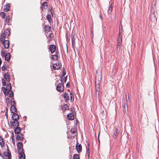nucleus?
<instances>
[{
	"instance_id": "1",
	"label": "nucleus",
	"mask_w": 159,
	"mask_h": 159,
	"mask_svg": "<svg viewBox=\"0 0 159 159\" xmlns=\"http://www.w3.org/2000/svg\"><path fill=\"white\" fill-rule=\"evenodd\" d=\"M10 33L9 29L7 28L1 34L0 36L1 43L2 44H3L4 48L6 49L8 48L9 46L10 43L9 38Z\"/></svg>"
},
{
	"instance_id": "2",
	"label": "nucleus",
	"mask_w": 159,
	"mask_h": 159,
	"mask_svg": "<svg viewBox=\"0 0 159 159\" xmlns=\"http://www.w3.org/2000/svg\"><path fill=\"white\" fill-rule=\"evenodd\" d=\"M17 148H18V152H24L23 149V144L22 143L19 142L17 143Z\"/></svg>"
},
{
	"instance_id": "3",
	"label": "nucleus",
	"mask_w": 159,
	"mask_h": 159,
	"mask_svg": "<svg viewBox=\"0 0 159 159\" xmlns=\"http://www.w3.org/2000/svg\"><path fill=\"white\" fill-rule=\"evenodd\" d=\"M64 89V84L62 83H59L57 86L56 89L59 92L63 91Z\"/></svg>"
},
{
	"instance_id": "4",
	"label": "nucleus",
	"mask_w": 159,
	"mask_h": 159,
	"mask_svg": "<svg viewBox=\"0 0 159 159\" xmlns=\"http://www.w3.org/2000/svg\"><path fill=\"white\" fill-rule=\"evenodd\" d=\"M10 124L11 127L15 128L16 127H17L19 125V122L18 120H13V121H11Z\"/></svg>"
},
{
	"instance_id": "5",
	"label": "nucleus",
	"mask_w": 159,
	"mask_h": 159,
	"mask_svg": "<svg viewBox=\"0 0 159 159\" xmlns=\"http://www.w3.org/2000/svg\"><path fill=\"white\" fill-rule=\"evenodd\" d=\"M7 151L4 152L3 154L4 156L7 157V159H11V153L9 152V150L8 147H7Z\"/></svg>"
},
{
	"instance_id": "6",
	"label": "nucleus",
	"mask_w": 159,
	"mask_h": 159,
	"mask_svg": "<svg viewBox=\"0 0 159 159\" xmlns=\"http://www.w3.org/2000/svg\"><path fill=\"white\" fill-rule=\"evenodd\" d=\"M76 149L78 153H80L82 152V147L81 144H78V143H77L76 146Z\"/></svg>"
},
{
	"instance_id": "7",
	"label": "nucleus",
	"mask_w": 159,
	"mask_h": 159,
	"mask_svg": "<svg viewBox=\"0 0 159 159\" xmlns=\"http://www.w3.org/2000/svg\"><path fill=\"white\" fill-rule=\"evenodd\" d=\"M56 46L55 45L52 44L49 46V49L51 53H54L56 51Z\"/></svg>"
},
{
	"instance_id": "8",
	"label": "nucleus",
	"mask_w": 159,
	"mask_h": 159,
	"mask_svg": "<svg viewBox=\"0 0 159 159\" xmlns=\"http://www.w3.org/2000/svg\"><path fill=\"white\" fill-rule=\"evenodd\" d=\"M67 118L69 120H73L74 119V114L72 113H69L67 115Z\"/></svg>"
},
{
	"instance_id": "9",
	"label": "nucleus",
	"mask_w": 159,
	"mask_h": 159,
	"mask_svg": "<svg viewBox=\"0 0 159 159\" xmlns=\"http://www.w3.org/2000/svg\"><path fill=\"white\" fill-rule=\"evenodd\" d=\"M56 54L52 55V59L53 60H58V54H59V53L58 51H56Z\"/></svg>"
},
{
	"instance_id": "10",
	"label": "nucleus",
	"mask_w": 159,
	"mask_h": 159,
	"mask_svg": "<svg viewBox=\"0 0 159 159\" xmlns=\"http://www.w3.org/2000/svg\"><path fill=\"white\" fill-rule=\"evenodd\" d=\"M54 37V35L52 33H50L48 35V43H49L52 40Z\"/></svg>"
},
{
	"instance_id": "11",
	"label": "nucleus",
	"mask_w": 159,
	"mask_h": 159,
	"mask_svg": "<svg viewBox=\"0 0 159 159\" xmlns=\"http://www.w3.org/2000/svg\"><path fill=\"white\" fill-rule=\"evenodd\" d=\"M19 159H25V156L24 152H18Z\"/></svg>"
},
{
	"instance_id": "12",
	"label": "nucleus",
	"mask_w": 159,
	"mask_h": 159,
	"mask_svg": "<svg viewBox=\"0 0 159 159\" xmlns=\"http://www.w3.org/2000/svg\"><path fill=\"white\" fill-rule=\"evenodd\" d=\"M8 67L9 66L8 64H7V62L4 63V65L2 67V70L5 71L7 70V68H8Z\"/></svg>"
},
{
	"instance_id": "13",
	"label": "nucleus",
	"mask_w": 159,
	"mask_h": 159,
	"mask_svg": "<svg viewBox=\"0 0 159 159\" xmlns=\"http://www.w3.org/2000/svg\"><path fill=\"white\" fill-rule=\"evenodd\" d=\"M12 118L13 120H18L19 117L18 114L14 113L12 116Z\"/></svg>"
},
{
	"instance_id": "14",
	"label": "nucleus",
	"mask_w": 159,
	"mask_h": 159,
	"mask_svg": "<svg viewBox=\"0 0 159 159\" xmlns=\"http://www.w3.org/2000/svg\"><path fill=\"white\" fill-rule=\"evenodd\" d=\"M2 88L3 89H6V90H8V91H10L11 90V85L10 83H7L6 85V88L4 87H2Z\"/></svg>"
},
{
	"instance_id": "15",
	"label": "nucleus",
	"mask_w": 159,
	"mask_h": 159,
	"mask_svg": "<svg viewBox=\"0 0 159 159\" xmlns=\"http://www.w3.org/2000/svg\"><path fill=\"white\" fill-rule=\"evenodd\" d=\"M118 133V130L117 128H116L113 133V137L114 139H116L117 137Z\"/></svg>"
},
{
	"instance_id": "16",
	"label": "nucleus",
	"mask_w": 159,
	"mask_h": 159,
	"mask_svg": "<svg viewBox=\"0 0 159 159\" xmlns=\"http://www.w3.org/2000/svg\"><path fill=\"white\" fill-rule=\"evenodd\" d=\"M5 57V59L6 61H8L10 60L11 58L10 54L8 52L4 56Z\"/></svg>"
},
{
	"instance_id": "17",
	"label": "nucleus",
	"mask_w": 159,
	"mask_h": 159,
	"mask_svg": "<svg viewBox=\"0 0 159 159\" xmlns=\"http://www.w3.org/2000/svg\"><path fill=\"white\" fill-rule=\"evenodd\" d=\"M21 128L19 127V126L17 127H16L14 130V132L15 134H18L21 131Z\"/></svg>"
},
{
	"instance_id": "18",
	"label": "nucleus",
	"mask_w": 159,
	"mask_h": 159,
	"mask_svg": "<svg viewBox=\"0 0 159 159\" xmlns=\"http://www.w3.org/2000/svg\"><path fill=\"white\" fill-rule=\"evenodd\" d=\"M45 31L46 32H50L51 31V28L49 25H45L44 27Z\"/></svg>"
},
{
	"instance_id": "19",
	"label": "nucleus",
	"mask_w": 159,
	"mask_h": 159,
	"mask_svg": "<svg viewBox=\"0 0 159 159\" xmlns=\"http://www.w3.org/2000/svg\"><path fill=\"white\" fill-rule=\"evenodd\" d=\"M4 78L7 82H9L10 80L9 75L7 73H6L4 75Z\"/></svg>"
},
{
	"instance_id": "20",
	"label": "nucleus",
	"mask_w": 159,
	"mask_h": 159,
	"mask_svg": "<svg viewBox=\"0 0 159 159\" xmlns=\"http://www.w3.org/2000/svg\"><path fill=\"white\" fill-rule=\"evenodd\" d=\"M64 98L65 99V102H67L69 100L68 94H67L66 92H65L64 94Z\"/></svg>"
},
{
	"instance_id": "21",
	"label": "nucleus",
	"mask_w": 159,
	"mask_h": 159,
	"mask_svg": "<svg viewBox=\"0 0 159 159\" xmlns=\"http://www.w3.org/2000/svg\"><path fill=\"white\" fill-rule=\"evenodd\" d=\"M10 9V5L8 3H7L6 5L4 6V10L5 11H8Z\"/></svg>"
},
{
	"instance_id": "22",
	"label": "nucleus",
	"mask_w": 159,
	"mask_h": 159,
	"mask_svg": "<svg viewBox=\"0 0 159 159\" xmlns=\"http://www.w3.org/2000/svg\"><path fill=\"white\" fill-rule=\"evenodd\" d=\"M0 145L2 148L3 147L5 146V143L3 140L1 136H0Z\"/></svg>"
},
{
	"instance_id": "23",
	"label": "nucleus",
	"mask_w": 159,
	"mask_h": 159,
	"mask_svg": "<svg viewBox=\"0 0 159 159\" xmlns=\"http://www.w3.org/2000/svg\"><path fill=\"white\" fill-rule=\"evenodd\" d=\"M67 76L65 77L64 78H63V77H61L60 79L61 81V83H62L63 84L64 83L66 82L67 79Z\"/></svg>"
},
{
	"instance_id": "24",
	"label": "nucleus",
	"mask_w": 159,
	"mask_h": 159,
	"mask_svg": "<svg viewBox=\"0 0 159 159\" xmlns=\"http://www.w3.org/2000/svg\"><path fill=\"white\" fill-rule=\"evenodd\" d=\"M11 110L12 113H14L16 112V109L14 105H12L11 107Z\"/></svg>"
},
{
	"instance_id": "25",
	"label": "nucleus",
	"mask_w": 159,
	"mask_h": 159,
	"mask_svg": "<svg viewBox=\"0 0 159 159\" xmlns=\"http://www.w3.org/2000/svg\"><path fill=\"white\" fill-rule=\"evenodd\" d=\"M16 139H18L19 140H22L23 137L22 136V135L18 134L16 138Z\"/></svg>"
},
{
	"instance_id": "26",
	"label": "nucleus",
	"mask_w": 159,
	"mask_h": 159,
	"mask_svg": "<svg viewBox=\"0 0 159 159\" xmlns=\"http://www.w3.org/2000/svg\"><path fill=\"white\" fill-rule=\"evenodd\" d=\"M41 6L43 7L44 9H47L48 8V2H44L42 3Z\"/></svg>"
},
{
	"instance_id": "27",
	"label": "nucleus",
	"mask_w": 159,
	"mask_h": 159,
	"mask_svg": "<svg viewBox=\"0 0 159 159\" xmlns=\"http://www.w3.org/2000/svg\"><path fill=\"white\" fill-rule=\"evenodd\" d=\"M122 41V34H120V35L119 34V38H118V42H117L118 43H119V44L120 43H121Z\"/></svg>"
},
{
	"instance_id": "28",
	"label": "nucleus",
	"mask_w": 159,
	"mask_h": 159,
	"mask_svg": "<svg viewBox=\"0 0 159 159\" xmlns=\"http://www.w3.org/2000/svg\"><path fill=\"white\" fill-rule=\"evenodd\" d=\"M112 5L111 4L110 5L108 9L107 10V12L108 14L111 13L112 11Z\"/></svg>"
},
{
	"instance_id": "29",
	"label": "nucleus",
	"mask_w": 159,
	"mask_h": 159,
	"mask_svg": "<svg viewBox=\"0 0 159 159\" xmlns=\"http://www.w3.org/2000/svg\"><path fill=\"white\" fill-rule=\"evenodd\" d=\"M46 18L47 19V20H48V21L50 23L51 21L52 17L51 15L48 14L47 15V16H46Z\"/></svg>"
},
{
	"instance_id": "30",
	"label": "nucleus",
	"mask_w": 159,
	"mask_h": 159,
	"mask_svg": "<svg viewBox=\"0 0 159 159\" xmlns=\"http://www.w3.org/2000/svg\"><path fill=\"white\" fill-rule=\"evenodd\" d=\"M4 92V93L5 95H9V91H8V90H6V89H2Z\"/></svg>"
},
{
	"instance_id": "31",
	"label": "nucleus",
	"mask_w": 159,
	"mask_h": 159,
	"mask_svg": "<svg viewBox=\"0 0 159 159\" xmlns=\"http://www.w3.org/2000/svg\"><path fill=\"white\" fill-rule=\"evenodd\" d=\"M95 89L96 92H99L100 91L99 84H95Z\"/></svg>"
},
{
	"instance_id": "32",
	"label": "nucleus",
	"mask_w": 159,
	"mask_h": 159,
	"mask_svg": "<svg viewBox=\"0 0 159 159\" xmlns=\"http://www.w3.org/2000/svg\"><path fill=\"white\" fill-rule=\"evenodd\" d=\"M75 34L72 35L71 36V41L72 44L75 43Z\"/></svg>"
},
{
	"instance_id": "33",
	"label": "nucleus",
	"mask_w": 159,
	"mask_h": 159,
	"mask_svg": "<svg viewBox=\"0 0 159 159\" xmlns=\"http://www.w3.org/2000/svg\"><path fill=\"white\" fill-rule=\"evenodd\" d=\"M10 16L9 15H8L6 17V22L7 23H9L10 22Z\"/></svg>"
},
{
	"instance_id": "34",
	"label": "nucleus",
	"mask_w": 159,
	"mask_h": 159,
	"mask_svg": "<svg viewBox=\"0 0 159 159\" xmlns=\"http://www.w3.org/2000/svg\"><path fill=\"white\" fill-rule=\"evenodd\" d=\"M70 101H73L74 100V97L73 94L71 92H70Z\"/></svg>"
},
{
	"instance_id": "35",
	"label": "nucleus",
	"mask_w": 159,
	"mask_h": 159,
	"mask_svg": "<svg viewBox=\"0 0 159 159\" xmlns=\"http://www.w3.org/2000/svg\"><path fill=\"white\" fill-rule=\"evenodd\" d=\"M6 52L5 50H3L1 52V55L2 57H4L6 55Z\"/></svg>"
},
{
	"instance_id": "36",
	"label": "nucleus",
	"mask_w": 159,
	"mask_h": 159,
	"mask_svg": "<svg viewBox=\"0 0 159 159\" xmlns=\"http://www.w3.org/2000/svg\"><path fill=\"white\" fill-rule=\"evenodd\" d=\"M76 129L75 128H72L71 129L70 132L72 134H74L76 132Z\"/></svg>"
},
{
	"instance_id": "37",
	"label": "nucleus",
	"mask_w": 159,
	"mask_h": 159,
	"mask_svg": "<svg viewBox=\"0 0 159 159\" xmlns=\"http://www.w3.org/2000/svg\"><path fill=\"white\" fill-rule=\"evenodd\" d=\"M9 96L10 98H12L13 96V93L12 90L9 91Z\"/></svg>"
},
{
	"instance_id": "38",
	"label": "nucleus",
	"mask_w": 159,
	"mask_h": 159,
	"mask_svg": "<svg viewBox=\"0 0 159 159\" xmlns=\"http://www.w3.org/2000/svg\"><path fill=\"white\" fill-rule=\"evenodd\" d=\"M86 155L87 157L89 158L90 155V150L89 148V147L86 149Z\"/></svg>"
},
{
	"instance_id": "39",
	"label": "nucleus",
	"mask_w": 159,
	"mask_h": 159,
	"mask_svg": "<svg viewBox=\"0 0 159 159\" xmlns=\"http://www.w3.org/2000/svg\"><path fill=\"white\" fill-rule=\"evenodd\" d=\"M11 103L12 105H14L16 104V103L14 98H12L11 99Z\"/></svg>"
},
{
	"instance_id": "40",
	"label": "nucleus",
	"mask_w": 159,
	"mask_h": 159,
	"mask_svg": "<svg viewBox=\"0 0 159 159\" xmlns=\"http://www.w3.org/2000/svg\"><path fill=\"white\" fill-rule=\"evenodd\" d=\"M73 159H79V156L78 154H75L74 155Z\"/></svg>"
},
{
	"instance_id": "41",
	"label": "nucleus",
	"mask_w": 159,
	"mask_h": 159,
	"mask_svg": "<svg viewBox=\"0 0 159 159\" xmlns=\"http://www.w3.org/2000/svg\"><path fill=\"white\" fill-rule=\"evenodd\" d=\"M0 15H1L2 19H4L5 18L6 15L5 13L4 12H1Z\"/></svg>"
},
{
	"instance_id": "42",
	"label": "nucleus",
	"mask_w": 159,
	"mask_h": 159,
	"mask_svg": "<svg viewBox=\"0 0 159 159\" xmlns=\"http://www.w3.org/2000/svg\"><path fill=\"white\" fill-rule=\"evenodd\" d=\"M60 68H61L60 66H59V67H57L55 66V65L54 64H53V68L54 70L59 69Z\"/></svg>"
},
{
	"instance_id": "43",
	"label": "nucleus",
	"mask_w": 159,
	"mask_h": 159,
	"mask_svg": "<svg viewBox=\"0 0 159 159\" xmlns=\"http://www.w3.org/2000/svg\"><path fill=\"white\" fill-rule=\"evenodd\" d=\"M63 108H64L65 110L68 109V107L67 104H65L63 106Z\"/></svg>"
},
{
	"instance_id": "44",
	"label": "nucleus",
	"mask_w": 159,
	"mask_h": 159,
	"mask_svg": "<svg viewBox=\"0 0 159 159\" xmlns=\"http://www.w3.org/2000/svg\"><path fill=\"white\" fill-rule=\"evenodd\" d=\"M120 45L119 44V43H117V45L116 47V50L118 51H119L120 49Z\"/></svg>"
},
{
	"instance_id": "45",
	"label": "nucleus",
	"mask_w": 159,
	"mask_h": 159,
	"mask_svg": "<svg viewBox=\"0 0 159 159\" xmlns=\"http://www.w3.org/2000/svg\"><path fill=\"white\" fill-rule=\"evenodd\" d=\"M100 83V80H97L96 78V77L95 84H99Z\"/></svg>"
},
{
	"instance_id": "46",
	"label": "nucleus",
	"mask_w": 159,
	"mask_h": 159,
	"mask_svg": "<svg viewBox=\"0 0 159 159\" xmlns=\"http://www.w3.org/2000/svg\"><path fill=\"white\" fill-rule=\"evenodd\" d=\"M123 30L122 29V27H121V28H120L119 34V35L122 34V33L123 32Z\"/></svg>"
},
{
	"instance_id": "47",
	"label": "nucleus",
	"mask_w": 159,
	"mask_h": 159,
	"mask_svg": "<svg viewBox=\"0 0 159 159\" xmlns=\"http://www.w3.org/2000/svg\"><path fill=\"white\" fill-rule=\"evenodd\" d=\"M2 80V84L3 86H5L6 85V83L5 81V80H4L3 79Z\"/></svg>"
},
{
	"instance_id": "48",
	"label": "nucleus",
	"mask_w": 159,
	"mask_h": 159,
	"mask_svg": "<svg viewBox=\"0 0 159 159\" xmlns=\"http://www.w3.org/2000/svg\"><path fill=\"white\" fill-rule=\"evenodd\" d=\"M66 71H62V74L61 75V77H64L65 75H66Z\"/></svg>"
},
{
	"instance_id": "49",
	"label": "nucleus",
	"mask_w": 159,
	"mask_h": 159,
	"mask_svg": "<svg viewBox=\"0 0 159 159\" xmlns=\"http://www.w3.org/2000/svg\"><path fill=\"white\" fill-rule=\"evenodd\" d=\"M5 115H6V117L7 118H8V109H7L6 110V112H5Z\"/></svg>"
},
{
	"instance_id": "50",
	"label": "nucleus",
	"mask_w": 159,
	"mask_h": 159,
	"mask_svg": "<svg viewBox=\"0 0 159 159\" xmlns=\"http://www.w3.org/2000/svg\"><path fill=\"white\" fill-rule=\"evenodd\" d=\"M48 10L49 11L51 12V14L52 15V7H49Z\"/></svg>"
},
{
	"instance_id": "51",
	"label": "nucleus",
	"mask_w": 159,
	"mask_h": 159,
	"mask_svg": "<svg viewBox=\"0 0 159 159\" xmlns=\"http://www.w3.org/2000/svg\"><path fill=\"white\" fill-rule=\"evenodd\" d=\"M66 86L67 87H68V88H70V83L69 82H68L66 84Z\"/></svg>"
},
{
	"instance_id": "52",
	"label": "nucleus",
	"mask_w": 159,
	"mask_h": 159,
	"mask_svg": "<svg viewBox=\"0 0 159 159\" xmlns=\"http://www.w3.org/2000/svg\"><path fill=\"white\" fill-rule=\"evenodd\" d=\"M54 64H55V65H56L57 66V67H59V66H60V65L59 63H57Z\"/></svg>"
},
{
	"instance_id": "53",
	"label": "nucleus",
	"mask_w": 159,
	"mask_h": 159,
	"mask_svg": "<svg viewBox=\"0 0 159 159\" xmlns=\"http://www.w3.org/2000/svg\"><path fill=\"white\" fill-rule=\"evenodd\" d=\"M9 100H9V98H6V101L8 103L9 101Z\"/></svg>"
},
{
	"instance_id": "54",
	"label": "nucleus",
	"mask_w": 159,
	"mask_h": 159,
	"mask_svg": "<svg viewBox=\"0 0 159 159\" xmlns=\"http://www.w3.org/2000/svg\"><path fill=\"white\" fill-rule=\"evenodd\" d=\"M4 155L2 156V158L3 159H7V158Z\"/></svg>"
},
{
	"instance_id": "55",
	"label": "nucleus",
	"mask_w": 159,
	"mask_h": 159,
	"mask_svg": "<svg viewBox=\"0 0 159 159\" xmlns=\"http://www.w3.org/2000/svg\"><path fill=\"white\" fill-rule=\"evenodd\" d=\"M12 140L13 143V144H15V140H14V138H13L12 139Z\"/></svg>"
},
{
	"instance_id": "56",
	"label": "nucleus",
	"mask_w": 159,
	"mask_h": 159,
	"mask_svg": "<svg viewBox=\"0 0 159 159\" xmlns=\"http://www.w3.org/2000/svg\"><path fill=\"white\" fill-rule=\"evenodd\" d=\"M2 63V61L1 58L0 57V67H1V65Z\"/></svg>"
},
{
	"instance_id": "57",
	"label": "nucleus",
	"mask_w": 159,
	"mask_h": 159,
	"mask_svg": "<svg viewBox=\"0 0 159 159\" xmlns=\"http://www.w3.org/2000/svg\"><path fill=\"white\" fill-rule=\"evenodd\" d=\"M41 8L42 9V10H43V9H44L43 8V7L41 6Z\"/></svg>"
},
{
	"instance_id": "58",
	"label": "nucleus",
	"mask_w": 159,
	"mask_h": 159,
	"mask_svg": "<svg viewBox=\"0 0 159 159\" xmlns=\"http://www.w3.org/2000/svg\"><path fill=\"white\" fill-rule=\"evenodd\" d=\"M62 71H65V68L64 67L63 68Z\"/></svg>"
},
{
	"instance_id": "59",
	"label": "nucleus",
	"mask_w": 159,
	"mask_h": 159,
	"mask_svg": "<svg viewBox=\"0 0 159 159\" xmlns=\"http://www.w3.org/2000/svg\"><path fill=\"white\" fill-rule=\"evenodd\" d=\"M91 33L92 34V36H93V31H91Z\"/></svg>"
},
{
	"instance_id": "60",
	"label": "nucleus",
	"mask_w": 159,
	"mask_h": 159,
	"mask_svg": "<svg viewBox=\"0 0 159 159\" xmlns=\"http://www.w3.org/2000/svg\"><path fill=\"white\" fill-rule=\"evenodd\" d=\"M77 123H78V121L77 120L76 121V124H77Z\"/></svg>"
},
{
	"instance_id": "61",
	"label": "nucleus",
	"mask_w": 159,
	"mask_h": 159,
	"mask_svg": "<svg viewBox=\"0 0 159 159\" xmlns=\"http://www.w3.org/2000/svg\"><path fill=\"white\" fill-rule=\"evenodd\" d=\"M128 101H129V96L128 97Z\"/></svg>"
},
{
	"instance_id": "62",
	"label": "nucleus",
	"mask_w": 159,
	"mask_h": 159,
	"mask_svg": "<svg viewBox=\"0 0 159 159\" xmlns=\"http://www.w3.org/2000/svg\"><path fill=\"white\" fill-rule=\"evenodd\" d=\"M128 99H127L126 98V101H127H127H128Z\"/></svg>"
},
{
	"instance_id": "63",
	"label": "nucleus",
	"mask_w": 159,
	"mask_h": 159,
	"mask_svg": "<svg viewBox=\"0 0 159 159\" xmlns=\"http://www.w3.org/2000/svg\"><path fill=\"white\" fill-rule=\"evenodd\" d=\"M128 99H127L126 98V101H127H127H128Z\"/></svg>"
},
{
	"instance_id": "64",
	"label": "nucleus",
	"mask_w": 159,
	"mask_h": 159,
	"mask_svg": "<svg viewBox=\"0 0 159 159\" xmlns=\"http://www.w3.org/2000/svg\"><path fill=\"white\" fill-rule=\"evenodd\" d=\"M102 113L103 114V113L104 112V111H102Z\"/></svg>"
}]
</instances>
